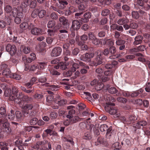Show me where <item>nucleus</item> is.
Listing matches in <instances>:
<instances>
[{"instance_id":"72a5a7b5","label":"nucleus","mask_w":150,"mask_h":150,"mask_svg":"<svg viewBox=\"0 0 150 150\" xmlns=\"http://www.w3.org/2000/svg\"><path fill=\"white\" fill-rule=\"evenodd\" d=\"M75 113V110L74 109L69 110L67 114L66 115V117L69 119L71 118L74 116V115Z\"/></svg>"},{"instance_id":"412c9836","label":"nucleus","mask_w":150,"mask_h":150,"mask_svg":"<svg viewBox=\"0 0 150 150\" xmlns=\"http://www.w3.org/2000/svg\"><path fill=\"white\" fill-rule=\"evenodd\" d=\"M31 33L34 35H39L44 33V31L42 29H32Z\"/></svg>"},{"instance_id":"9d476101","label":"nucleus","mask_w":150,"mask_h":150,"mask_svg":"<svg viewBox=\"0 0 150 150\" xmlns=\"http://www.w3.org/2000/svg\"><path fill=\"white\" fill-rule=\"evenodd\" d=\"M7 51L9 52L11 55H13L16 52V48L15 45H12L10 44H8L6 47Z\"/></svg>"},{"instance_id":"393cba45","label":"nucleus","mask_w":150,"mask_h":150,"mask_svg":"<svg viewBox=\"0 0 150 150\" xmlns=\"http://www.w3.org/2000/svg\"><path fill=\"white\" fill-rule=\"evenodd\" d=\"M127 119V124H129L134 123L137 120V117L135 115H129Z\"/></svg>"},{"instance_id":"37998d69","label":"nucleus","mask_w":150,"mask_h":150,"mask_svg":"<svg viewBox=\"0 0 150 150\" xmlns=\"http://www.w3.org/2000/svg\"><path fill=\"white\" fill-rule=\"evenodd\" d=\"M116 44L117 45H120L125 44V41L122 40V38H118L116 40Z\"/></svg>"},{"instance_id":"2f4dec72","label":"nucleus","mask_w":150,"mask_h":150,"mask_svg":"<svg viewBox=\"0 0 150 150\" xmlns=\"http://www.w3.org/2000/svg\"><path fill=\"white\" fill-rule=\"evenodd\" d=\"M8 144L6 142H1L0 143V149L1 150H8Z\"/></svg>"},{"instance_id":"6ab92c4d","label":"nucleus","mask_w":150,"mask_h":150,"mask_svg":"<svg viewBox=\"0 0 150 150\" xmlns=\"http://www.w3.org/2000/svg\"><path fill=\"white\" fill-rule=\"evenodd\" d=\"M4 8L5 11L8 13L7 15H6V16H7L8 17L7 18H9V17H11L12 16V14L11 13L12 12V11L13 9L18 10L16 8H13L12 10L11 7L9 5L6 6Z\"/></svg>"},{"instance_id":"a18cd8bd","label":"nucleus","mask_w":150,"mask_h":150,"mask_svg":"<svg viewBox=\"0 0 150 150\" xmlns=\"http://www.w3.org/2000/svg\"><path fill=\"white\" fill-rule=\"evenodd\" d=\"M31 0H24L22 3L21 5L23 7H26L28 6H30Z\"/></svg>"},{"instance_id":"39448f33","label":"nucleus","mask_w":150,"mask_h":150,"mask_svg":"<svg viewBox=\"0 0 150 150\" xmlns=\"http://www.w3.org/2000/svg\"><path fill=\"white\" fill-rule=\"evenodd\" d=\"M99 129L102 132L107 131L106 135L108 138L110 139L111 137H112L113 135V131L112 130L111 126L108 128V126L106 125H102L100 126Z\"/></svg>"},{"instance_id":"de8ad7c7","label":"nucleus","mask_w":150,"mask_h":150,"mask_svg":"<svg viewBox=\"0 0 150 150\" xmlns=\"http://www.w3.org/2000/svg\"><path fill=\"white\" fill-rule=\"evenodd\" d=\"M55 22L53 20L50 21L47 24L48 28H53L55 27Z\"/></svg>"},{"instance_id":"aec40b11","label":"nucleus","mask_w":150,"mask_h":150,"mask_svg":"<svg viewBox=\"0 0 150 150\" xmlns=\"http://www.w3.org/2000/svg\"><path fill=\"white\" fill-rule=\"evenodd\" d=\"M22 100V94L19 93L18 94L16 95L14 102L18 104L22 105L23 103Z\"/></svg>"},{"instance_id":"58836bf2","label":"nucleus","mask_w":150,"mask_h":150,"mask_svg":"<svg viewBox=\"0 0 150 150\" xmlns=\"http://www.w3.org/2000/svg\"><path fill=\"white\" fill-rule=\"evenodd\" d=\"M32 137L31 136L28 137L25 140L24 142L23 145L25 146H28V144L31 143V140Z\"/></svg>"},{"instance_id":"c9c22d12","label":"nucleus","mask_w":150,"mask_h":150,"mask_svg":"<svg viewBox=\"0 0 150 150\" xmlns=\"http://www.w3.org/2000/svg\"><path fill=\"white\" fill-rule=\"evenodd\" d=\"M7 118L10 120H13L15 118V112L13 110H11L10 113L7 115Z\"/></svg>"},{"instance_id":"4c0bfd02","label":"nucleus","mask_w":150,"mask_h":150,"mask_svg":"<svg viewBox=\"0 0 150 150\" xmlns=\"http://www.w3.org/2000/svg\"><path fill=\"white\" fill-rule=\"evenodd\" d=\"M21 48L23 52L26 54L29 53L30 51V49L28 47L22 46L21 47Z\"/></svg>"},{"instance_id":"423d86ee","label":"nucleus","mask_w":150,"mask_h":150,"mask_svg":"<svg viewBox=\"0 0 150 150\" xmlns=\"http://www.w3.org/2000/svg\"><path fill=\"white\" fill-rule=\"evenodd\" d=\"M48 142V141L44 140L42 141H39L37 142L36 144L34 145L33 148L34 149H36L37 150H49L47 147L43 149L44 146Z\"/></svg>"},{"instance_id":"bf43d9fd","label":"nucleus","mask_w":150,"mask_h":150,"mask_svg":"<svg viewBox=\"0 0 150 150\" xmlns=\"http://www.w3.org/2000/svg\"><path fill=\"white\" fill-rule=\"evenodd\" d=\"M144 37L146 39L145 40V42L146 43H148L150 42V34L147 33L145 34L144 35Z\"/></svg>"},{"instance_id":"603ef678","label":"nucleus","mask_w":150,"mask_h":150,"mask_svg":"<svg viewBox=\"0 0 150 150\" xmlns=\"http://www.w3.org/2000/svg\"><path fill=\"white\" fill-rule=\"evenodd\" d=\"M50 88L52 91H57L58 90L59 88V86L54 85H49Z\"/></svg>"},{"instance_id":"1a4fd4ad","label":"nucleus","mask_w":150,"mask_h":150,"mask_svg":"<svg viewBox=\"0 0 150 150\" xmlns=\"http://www.w3.org/2000/svg\"><path fill=\"white\" fill-rule=\"evenodd\" d=\"M94 56V54L93 52L87 53L81 55L80 57V59L81 60L86 62H89L90 61L91 58Z\"/></svg>"},{"instance_id":"2eb2a0df","label":"nucleus","mask_w":150,"mask_h":150,"mask_svg":"<svg viewBox=\"0 0 150 150\" xmlns=\"http://www.w3.org/2000/svg\"><path fill=\"white\" fill-rule=\"evenodd\" d=\"M94 145L96 146L100 145L102 146H105L107 145V144L106 142L103 140L102 137H100L98 138L97 141L95 142Z\"/></svg>"},{"instance_id":"052dcab7","label":"nucleus","mask_w":150,"mask_h":150,"mask_svg":"<svg viewBox=\"0 0 150 150\" xmlns=\"http://www.w3.org/2000/svg\"><path fill=\"white\" fill-rule=\"evenodd\" d=\"M110 13V10L108 9H105L102 11L101 15L102 16H105L108 15Z\"/></svg>"},{"instance_id":"4d7b16f0","label":"nucleus","mask_w":150,"mask_h":150,"mask_svg":"<svg viewBox=\"0 0 150 150\" xmlns=\"http://www.w3.org/2000/svg\"><path fill=\"white\" fill-rule=\"evenodd\" d=\"M109 92L111 94L115 93L117 92V90L114 87H111L108 89Z\"/></svg>"},{"instance_id":"4468645a","label":"nucleus","mask_w":150,"mask_h":150,"mask_svg":"<svg viewBox=\"0 0 150 150\" xmlns=\"http://www.w3.org/2000/svg\"><path fill=\"white\" fill-rule=\"evenodd\" d=\"M103 63L102 57L101 54L98 55L92 62L94 66H97Z\"/></svg>"},{"instance_id":"3c124183","label":"nucleus","mask_w":150,"mask_h":150,"mask_svg":"<svg viewBox=\"0 0 150 150\" xmlns=\"http://www.w3.org/2000/svg\"><path fill=\"white\" fill-rule=\"evenodd\" d=\"M11 78H13L16 80H20L21 77V76L17 73H12L11 76Z\"/></svg>"},{"instance_id":"e2e57ef3","label":"nucleus","mask_w":150,"mask_h":150,"mask_svg":"<svg viewBox=\"0 0 150 150\" xmlns=\"http://www.w3.org/2000/svg\"><path fill=\"white\" fill-rule=\"evenodd\" d=\"M30 5V7L31 8H34L37 5V2L36 0H31V1Z\"/></svg>"},{"instance_id":"b1692460","label":"nucleus","mask_w":150,"mask_h":150,"mask_svg":"<svg viewBox=\"0 0 150 150\" xmlns=\"http://www.w3.org/2000/svg\"><path fill=\"white\" fill-rule=\"evenodd\" d=\"M28 87V88H26L25 87L21 86L20 88L22 91L27 93H33L34 92V88L31 87V86H30Z\"/></svg>"},{"instance_id":"bb28decb","label":"nucleus","mask_w":150,"mask_h":150,"mask_svg":"<svg viewBox=\"0 0 150 150\" xmlns=\"http://www.w3.org/2000/svg\"><path fill=\"white\" fill-rule=\"evenodd\" d=\"M2 74L7 78H10L12 73L11 72L10 69L8 68L5 69V70H3L2 71Z\"/></svg>"},{"instance_id":"0eeeda50","label":"nucleus","mask_w":150,"mask_h":150,"mask_svg":"<svg viewBox=\"0 0 150 150\" xmlns=\"http://www.w3.org/2000/svg\"><path fill=\"white\" fill-rule=\"evenodd\" d=\"M147 124L146 121L143 120H140L138 121L137 123L132 124V126L133 127L134 129V130L136 132L137 129H140L142 127H143L144 126L146 125Z\"/></svg>"},{"instance_id":"20e7f679","label":"nucleus","mask_w":150,"mask_h":150,"mask_svg":"<svg viewBox=\"0 0 150 150\" xmlns=\"http://www.w3.org/2000/svg\"><path fill=\"white\" fill-rule=\"evenodd\" d=\"M9 125V123L6 119L4 118L0 119V129L1 131L7 133H10L11 129Z\"/></svg>"},{"instance_id":"6e6552de","label":"nucleus","mask_w":150,"mask_h":150,"mask_svg":"<svg viewBox=\"0 0 150 150\" xmlns=\"http://www.w3.org/2000/svg\"><path fill=\"white\" fill-rule=\"evenodd\" d=\"M16 117L17 120L18 121H21L23 120L25 117L28 114V111H16L15 113Z\"/></svg>"},{"instance_id":"6e6d98bb","label":"nucleus","mask_w":150,"mask_h":150,"mask_svg":"<svg viewBox=\"0 0 150 150\" xmlns=\"http://www.w3.org/2000/svg\"><path fill=\"white\" fill-rule=\"evenodd\" d=\"M46 11L45 10H39V11L38 12V15L39 17L40 18H43L46 14Z\"/></svg>"},{"instance_id":"ddd939ff","label":"nucleus","mask_w":150,"mask_h":150,"mask_svg":"<svg viewBox=\"0 0 150 150\" xmlns=\"http://www.w3.org/2000/svg\"><path fill=\"white\" fill-rule=\"evenodd\" d=\"M84 93L86 96L85 98L87 99H88L89 100H93V98L94 99H96L99 97L98 95L96 93H93L92 96H91L90 93L88 92H84Z\"/></svg>"},{"instance_id":"69168bd1","label":"nucleus","mask_w":150,"mask_h":150,"mask_svg":"<svg viewBox=\"0 0 150 150\" xmlns=\"http://www.w3.org/2000/svg\"><path fill=\"white\" fill-rule=\"evenodd\" d=\"M57 116V113L55 112H52L50 114V117L51 119H55Z\"/></svg>"},{"instance_id":"13d9d810","label":"nucleus","mask_w":150,"mask_h":150,"mask_svg":"<svg viewBox=\"0 0 150 150\" xmlns=\"http://www.w3.org/2000/svg\"><path fill=\"white\" fill-rule=\"evenodd\" d=\"M117 100V101L123 103H126L127 101V100L125 98L123 97H118Z\"/></svg>"},{"instance_id":"49530a36","label":"nucleus","mask_w":150,"mask_h":150,"mask_svg":"<svg viewBox=\"0 0 150 150\" xmlns=\"http://www.w3.org/2000/svg\"><path fill=\"white\" fill-rule=\"evenodd\" d=\"M83 138L86 140H90L92 138L91 134L90 132L85 133L83 136Z\"/></svg>"},{"instance_id":"7c9ffc66","label":"nucleus","mask_w":150,"mask_h":150,"mask_svg":"<svg viewBox=\"0 0 150 150\" xmlns=\"http://www.w3.org/2000/svg\"><path fill=\"white\" fill-rule=\"evenodd\" d=\"M84 18H82L81 21L82 22L86 23L88 21V19L91 17L90 13L89 12H86L84 15Z\"/></svg>"},{"instance_id":"c03bdc74","label":"nucleus","mask_w":150,"mask_h":150,"mask_svg":"<svg viewBox=\"0 0 150 150\" xmlns=\"http://www.w3.org/2000/svg\"><path fill=\"white\" fill-rule=\"evenodd\" d=\"M22 100L24 101L28 102L31 101L32 100V98L28 96L25 95L23 96L22 95Z\"/></svg>"},{"instance_id":"f03ea898","label":"nucleus","mask_w":150,"mask_h":150,"mask_svg":"<svg viewBox=\"0 0 150 150\" xmlns=\"http://www.w3.org/2000/svg\"><path fill=\"white\" fill-rule=\"evenodd\" d=\"M23 9L22 8H21L20 9L18 10L13 9L11 13L12 14V16L9 18H7V21L9 23H11V20L15 18V22L17 24L20 23L21 22V19L24 16V15L22 11Z\"/></svg>"},{"instance_id":"f704fd0d","label":"nucleus","mask_w":150,"mask_h":150,"mask_svg":"<svg viewBox=\"0 0 150 150\" xmlns=\"http://www.w3.org/2000/svg\"><path fill=\"white\" fill-rule=\"evenodd\" d=\"M130 52L132 53L135 54L136 56H142V54L139 53H137V52H138L137 48L131 49L130 50Z\"/></svg>"},{"instance_id":"473e14b6","label":"nucleus","mask_w":150,"mask_h":150,"mask_svg":"<svg viewBox=\"0 0 150 150\" xmlns=\"http://www.w3.org/2000/svg\"><path fill=\"white\" fill-rule=\"evenodd\" d=\"M81 24L79 22L76 20L73 21L71 28H79Z\"/></svg>"},{"instance_id":"5fc2aeb1","label":"nucleus","mask_w":150,"mask_h":150,"mask_svg":"<svg viewBox=\"0 0 150 150\" xmlns=\"http://www.w3.org/2000/svg\"><path fill=\"white\" fill-rule=\"evenodd\" d=\"M11 94V91L10 88H7L4 91V95L6 97H9Z\"/></svg>"},{"instance_id":"a211bd4d","label":"nucleus","mask_w":150,"mask_h":150,"mask_svg":"<svg viewBox=\"0 0 150 150\" xmlns=\"http://www.w3.org/2000/svg\"><path fill=\"white\" fill-rule=\"evenodd\" d=\"M143 91V89L141 88L139 90L134 91L133 92H130L129 98L130 97H136L142 93Z\"/></svg>"},{"instance_id":"09e8293b","label":"nucleus","mask_w":150,"mask_h":150,"mask_svg":"<svg viewBox=\"0 0 150 150\" xmlns=\"http://www.w3.org/2000/svg\"><path fill=\"white\" fill-rule=\"evenodd\" d=\"M38 122V119L36 117H33L31 119L30 121V125H35L37 124Z\"/></svg>"},{"instance_id":"7ed1b4c3","label":"nucleus","mask_w":150,"mask_h":150,"mask_svg":"<svg viewBox=\"0 0 150 150\" xmlns=\"http://www.w3.org/2000/svg\"><path fill=\"white\" fill-rule=\"evenodd\" d=\"M116 52V47L112 46L110 47L109 48H106L102 52V54L105 56L109 57L110 59H114L113 57H115V54Z\"/></svg>"},{"instance_id":"680f3d73","label":"nucleus","mask_w":150,"mask_h":150,"mask_svg":"<svg viewBox=\"0 0 150 150\" xmlns=\"http://www.w3.org/2000/svg\"><path fill=\"white\" fill-rule=\"evenodd\" d=\"M60 22L62 23L63 25H65L67 23V20L64 17H61L59 19Z\"/></svg>"},{"instance_id":"864d4df0","label":"nucleus","mask_w":150,"mask_h":150,"mask_svg":"<svg viewBox=\"0 0 150 150\" xmlns=\"http://www.w3.org/2000/svg\"><path fill=\"white\" fill-rule=\"evenodd\" d=\"M39 10L38 9H35L32 12L31 14V16L33 18H35L36 17L39 12Z\"/></svg>"},{"instance_id":"f3484780","label":"nucleus","mask_w":150,"mask_h":150,"mask_svg":"<svg viewBox=\"0 0 150 150\" xmlns=\"http://www.w3.org/2000/svg\"><path fill=\"white\" fill-rule=\"evenodd\" d=\"M79 65L80 66L83 67V68L81 69L80 71L81 74H86L87 72V69H89L88 66L81 62H79Z\"/></svg>"},{"instance_id":"79ce46f5","label":"nucleus","mask_w":150,"mask_h":150,"mask_svg":"<svg viewBox=\"0 0 150 150\" xmlns=\"http://www.w3.org/2000/svg\"><path fill=\"white\" fill-rule=\"evenodd\" d=\"M36 58V55L34 53H32L30 54V57L28 58V63H30L33 61L35 60Z\"/></svg>"},{"instance_id":"5701e85b","label":"nucleus","mask_w":150,"mask_h":150,"mask_svg":"<svg viewBox=\"0 0 150 150\" xmlns=\"http://www.w3.org/2000/svg\"><path fill=\"white\" fill-rule=\"evenodd\" d=\"M143 37L141 35H138L137 36L134 38V45H138L141 44L142 42Z\"/></svg>"},{"instance_id":"ea45409f","label":"nucleus","mask_w":150,"mask_h":150,"mask_svg":"<svg viewBox=\"0 0 150 150\" xmlns=\"http://www.w3.org/2000/svg\"><path fill=\"white\" fill-rule=\"evenodd\" d=\"M99 125L98 124H95L93 128V132L95 135L98 136L100 133L98 130Z\"/></svg>"},{"instance_id":"0e129e2a","label":"nucleus","mask_w":150,"mask_h":150,"mask_svg":"<svg viewBox=\"0 0 150 150\" xmlns=\"http://www.w3.org/2000/svg\"><path fill=\"white\" fill-rule=\"evenodd\" d=\"M103 71V70L101 68H97L96 70V72L97 74H99V75L100 76L102 75V74Z\"/></svg>"},{"instance_id":"9b49d317","label":"nucleus","mask_w":150,"mask_h":150,"mask_svg":"<svg viewBox=\"0 0 150 150\" xmlns=\"http://www.w3.org/2000/svg\"><path fill=\"white\" fill-rule=\"evenodd\" d=\"M62 52V49L60 47H56L54 48L51 53L52 57H58L59 56Z\"/></svg>"},{"instance_id":"a19ab883","label":"nucleus","mask_w":150,"mask_h":150,"mask_svg":"<svg viewBox=\"0 0 150 150\" xmlns=\"http://www.w3.org/2000/svg\"><path fill=\"white\" fill-rule=\"evenodd\" d=\"M6 106L4 105L0 107V114L5 116L6 115Z\"/></svg>"},{"instance_id":"a878e982","label":"nucleus","mask_w":150,"mask_h":150,"mask_svg":"<svg viewBox=\"0 0 150 150\" xmlns=\"http://www.w3.org/2000/svg\"><path fill=\"white\" fill-rule=\"evenodd\" d=\"M34 25L31 24H29L26 23H21L20 25V28H38L37 27H34Z\"/></svg>"},{"instance_id":"774afa93","label":"nucleus","mask_w":150,"mask_h":150,"mask_svg":"<svg viewBox=\"0 0 150 150\" xmlns=\"http://www.w3.org/2000/svg\"><path fill=\"white\" fill-rule=\"evenodd\" d=\"M47 64L45 62H40L39 63L38 65V67L40 69H44L46 67Z\"/></svg>"},{"instance_id":"cd10ccee","label":"nucleus","mask_w":150,"mask_h":150,"mask_svg":"<svg viewBox=\"0 0 150 150\" xmlns=\"http://www.w3.org/2000/svg\"><path fill=\"white\" fill-rule=\"evenodd\" d=\"M33 108V105L31 104H26L23 106V111H28V114L29 113V110H31Z\"/></svg>"},{"instance_id":"c756f323","label":"nucleus","mask_w":150,"mask_h":150,"mask_svg":"<svg viewBox=\"0 0 150 150\" xmlns=\"http://www.w3.org/2000/svg\"><path fill=\"white\" fill-rule=\"evenodd\" d=\"M54 1H59V7L60 8L63 9L67 4L68 2L66 1L63 0H53Z\"/></svg>"},{"instance_id":"c85d7f7f","label":"nucleus","mask_w":150,"mask_h":150,"mask_svg":"<svg viewBox=\"0 0 150 150\" xmlns=\"http://www.w3.org/2000/svg\"><path fill=\"white\" fill-rule=\"evenodd\" d=\"M71 124L74 123L81 121L82 118L77 116H74L71 118L69 119Z\"/></svg>"},{"instance_id":"f257e3e1","label":"nucleus","mask_w":150,"mask_h":150,"mask_svg":"<svg viewBox=\"0 0 150 150\" xmlns=\"http://www.w3.org/2000/svg\"><path fill=\"white\" fill-rule=\"evenodd\" d=\"M109 102L106 103V105L105 107V110L108 112L111 115H113L115 118L118 117L120 116V114L117 112V110L114 107L115 104L111 102H113L115 101V99L111 96L108 98Z\"/></svg>"},{"instance_id":"8fccbe9b","label":"nucleus","mask_w":150,"mask_h":150,"mask_svg":"<svg viewBox=\"0 0 150 150\" xmlns=\"http://www.w3.org/2000/svg\"><path fill=\"white\" fill-rule=\"evenodd\" d=\"M37 80L36 78L35 77H33L30 81V82L27 83L25 84V85L27 87L29 86H31Z\"/></svg>"},{"instance_id":"e433bc0d","label":"nucleus","mask_w":150,"mask_h":150,"mask_svg":"<svg viewBox=\"0 0 150 150\" xmlns=\"http://www.w3.org/2000/svg\"><path fill=\"white\" fill-rule=\"evenodd\" d=\"M123 27L124 28H137L138 26L137 23H132L130 24L129 26L127 24L124 25Z\"/></svg>"},{"instance_id":"f8f14e48","label":"nucleus","mask_w":150,"mask_h":150,"mask_svg":"<svg viewBox=\"0 0 150 150\" xmlns=\"http://www.w3.org/2000/svg\"><path fill=\"white\" fill-rule=\"evenodd\" d=\"M88 39V36L86 35H83L81 36L80 39L77 36L76 38V41L78 45H81L85 43Z\"/></svg>"},{"instance_id":"338daca9","label":"nucleus","mask_w":150,"mask_h":150,"mask_svg":"<svg viewBox=\"0 0 150 150\" xmlns=\"http://www.w3.org/2000/svg\"><path fill=\"white\" fill-rule=\"evenodd\" d=\"M112 147L116 149H121V146L119 142H116L112 145Z\"/></svg>"},{"instance_id":"dca6fc26","label":"nucleus","mask_w":150,"mask_h":150,"mask_svg":"<svg viewBox=\"0 0 150 150\" xmlns=\"http://www.w3.org/2000/svg\"><path fill=\"white\" fill-rule=\"evenodd\" d=\"M87 6L86 2H84V3L81 4L79 6L78 8L79 10L80 11H82L79 13H76L75 14V16H79L82 14L83 13V11H84Z\"/></svg>"},{"instance_id":"4be33fe9","label":"nucleus","mask_w":150,"mask_h":150,"mask_svg":"<svg viewBox=\"0 0 150 150\" xmlns=\"http://www.w3.org/2000/svg\"><path fill=\"white\" fill-rule=\"evenodd\" d=\"M87 125L89 126V129H90V130L94 126V125L93 124L88 125V123L86 122H81L79 124V126L81 129H85L87 127Z\"/></svg>"}]
</instances>
